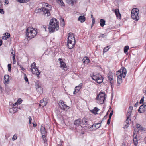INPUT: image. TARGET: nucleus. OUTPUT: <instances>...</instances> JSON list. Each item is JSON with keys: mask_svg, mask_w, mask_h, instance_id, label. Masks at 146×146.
Wrapping results in <instances>:
<instances>
[{"mask_svg": "<svg viewBox=\"0 0 146 146\" xmlns=\"http://www.w3.org/2000/svg\"><path fill=\"white\" fill-rule=\"evenodd\" d=\"M48 29L50 33H53L59 29V23L56 19L53 18L50 20Z\"/></svg>", "mask_w": 146, "mask_h": 146, "instance_id": "obj_1", "label": "nucleus"}, {"mask_svg": "<svg viewBox=\"0 0 146 146\" xmlns=\"http://www.w3.org/2000/svg\"><path fill=\"white\" fill-rule=\"evenodd\" d=\"M126 72V69L123 67L120 70L117 72L116 75L117 77L118 86L122 83V78H125Z\"/></svg>", "mask_w": 146, "mask_h": 146, "instance_id": "obj_2", "label": "nucleus"}, {"mask_svg": "<svg viewBox=\"0 0 146 146\" xmlns=\"http://www.w3.org/2000/svg\"><path fill=\"white\" fill-rule=\"evenodd\" d=\"M42 7L41 8L38 9V10H42L43 14L45 16L48 17L51 15V12L52 10V6L48 3H42Z\"/></svg>", "mask_w": 146, "mask_h": 146, "instance_id": "obj_3", "label": "nucleus"}, {"mask_svg": "<svg viewBox=\"0 0 146 146\" xmlns=\"http://www.w3.org/2000/svg\"><path fill=\"white\" fill-rule=\"evenodd\" d=\"M37 33V30L36 28L30 27H28L27 29L26 35L30 39H31L35 37Z\"/></svg>", "mask_w": 146, "mask_h": 146, "instance_id": "obj_4", "label": "nucleus"}, {"mask_svg": "<svg viewBox=\"0 0 146 146\" xmlns=\"http://www.w3.org/2000/svg\"><path fill=\"white\" fill-rule=\"evenodd\" d=\"M68 46L69 49H72L73 48L75 44L74 35L72 33L68 34Z\"/></svg>", "mask_w": 146, "mask_h": 146, "instance_id": "obj_5", "label": "nucleus"}, {"mask_svg": "<svg viewBox=\"0 0 146 146\" xmlns=\"http://www.w3.org/2000/svg\"><path fill=\"white\" fill-rule=\"evenodd\" d=\"M133 109V107L132 106H129L128 113L127 114V119L125 121L126 124H125L124 128L128 127L129 125V122L130 121L131 119L130 118L131 115V113L132 112Z\"/></svg>", "mask_w": 146, "mask_h": 146, "instance_id": "obj_6", "label": "nucleus"}, {"mask_svg": "<svg viewBox=\"0 0 146 146\" xmlns=\"http://www.w3.org/2000/svg\"><path fill=\"white\" fill-rule=\"evenodd\" d=\"M97 102L99 104H102L104 103L105 99V94L102 92H100L97 95L96 98Z\"/></svg>", "mask_w": 146, "mask_h": 146, "instance_id": "obj_7", "label": "nucleus"}, {"mask_svg": "<svg viewBox=\"0 0 146 146\" xmlns=\"http://www.w3.org/2000/svg\"><path fill=\"white\" fill-rule=\"evenodd\" d=\"M139 12V10L137 8H133L132 9L131 17L133 20L136 21L139 20V18L138 16Z\"/></svg>", "mask_w": 146, "mask_h": 146, "instance_id": "obj_8", "label": "nucleus"}, {"mask_svg": "<svg viewBox=\"0 0 146 146\" xmlns=\"http://www.w3.org/2000/svg\"><path fill=\"white\" fill-rule=\"evenodd\" d=\"M92 78L99 84L103 82L102 77L99 74L94 75L92 76Z\"/></svg>", "mask_w": 146, "mask_h": 146, "instance_id": "obj_9", "label": "nucleus"}, {"mask_svg": "<svg viewBox=\"0 0 146 146\" xmlns=\"http://www.w3.org/2000/svg\"><path fill=\"white\" fill-rule=\"evenodd\" d=\"M138 131H137V130H136V131H135V129H134V131H133V142L134 145L135 146H137V145L138 142V139H137V134L138 133Z\"/></svg>", "mask_w": 146, "mask_h": 146, "instance_id": "obj_10", "label": "nucleus"}, {"mask_svg": "<svg viewBox=\"0 0 146 146\" xmlns=\"http://www.w3.org/2000/svg\"><path fill=\"white\" fill-rule=\"evenodd\" d=\"M59 105L60 108L64 110L67 111L70 108L69 106L66 105L64 102L62 101H60L59 102Z\"/></svg>", "mask_w": 146, "mask_h": 146, "instance_id": "obj_11", "label": "nucleus"}, {"mask_svg": "<svg viewBox=\"0 0 146 146\" xmlns=\"http://www.w3.org/2000/svg\"><path fill=\"white\" fill-rule=\"evenodd\" d=\"M74 124L76 127H77L79 129H81L82 128V126L80 125L82 124L81 119H78L76 120L74 122Z\"/></svg>", "mask_w": 146, "mask_h": 146, "instance_id": "obj_12", "label": "nucleus"}, {"mask_svg": "<svg viewBox=\"0 0 146 146\" xmlns=\"http://www.w3.org/2000/svg\"><path fill=\"white\" fill-rule=\"evenodd\" d=\"M59 60L60 61L61 68L64 69V70H67L68 68L66 64L62 61V60L61 58H59Z\"/></svg>", "mask_w": 146, "mask_h": 146, "instance_id": "obj_13", "label": "nucleus"}, {"mask_svg": "<svg viewBox=\"0 0 146 146\" xmlns=\"http://www.w3.org/2000/svg\"><path fill=\"white\" fill-rule=\"evenodd\" d=\"M113 11L115 13L117 19H121V14L119 12V9H116L115 10H113Z\"/></svg>", "mask_w": 146, "mask_h": 146, "instance_id": "obj_14", "label": "nucleus"}, {"mask_svg": "<svg viewBox=\"0 0 146 146\" xmlns=\"http://www.w3.org/2000/svg\"><path fill=\"white\" fill-rule=\"evenodd\" d=\"M41 132L43 139L46 137V131L45 130V128L44 127L41 126L40 128Z\"/></svg>", "mask_w": 146, "mask_h": 146, "instance_id": "obj_15", "label": "nucleus"}, {"mask_svg": "<svg viewBox=\"0 0 146 146\" xmlns=\"http://www.w3.org/2000/svg\"><path fill=\"white\" fill-rule=\"evenodd\" d=\"M108 77L109 80L110 82L111 86H112L114 82V80L113 79V76L112 75L110 74L108 76Z\"/></svg>", "mask_w": 146, "mask_h": 146, "instance_id": "obj_16", "label": "nucleus"}, {"mask_svg": "<svg viewBox=\"0 0 146 146\" xmlns=\"http://www.w3.org/2000/svg\"><path fill=\"white\" fill-rule=\"evenodd\" d=\"M17 109H19L20 108L16 107L12 108L9 109V112L11 113H14L17 111Z\"/></svg>", "mask_w": 146, "mask_h": 146, "instance_id": "obj_17", "label": "nucleus"}, {"mask_svg": "<svg viewBox=\"0 0 146 146\" xmlns=\"http://www.w3.org/2000/svg\"><path fill=\"white\" fill-rule=\"evenodd\" d=\"M77 0H66V3L69 5L73 6L74 3H75Z\"/></svg>", "mask_w": 146, "mask_h": 146, "instance_id": "obj_18", "label": "nucleus"}, {"mask_svg": "<svg viewBox=\"0 0 146 146\" xmlns=\"http://www.w3.org/2000/svg\"><path fill=\"white\" fill-rule=\"evenodd\" d=\"M33 70V71H31L32 73L33 74H36L38 76H39L40 74V72L38 71L37 68H36Z\"/></svg>", "mask_w": 146, "mask_h": 146, "instance_id": "obj_19", "label": "nucleus"}, {"mask_svg": "<svg viewBox=\"0 0 146 146\" xmlns=\"http://www.w3.org/2000/svg\"><path fill=\"white\" fill-rule=\"evenodd\" d=\"M82 124L83 125H85L86 126L88 125V122L87 121V119L86 118H84L82 119H81Z\"/></svg>", "mask_w": 146, "mask_h": 146, "instance_id": "obj_20", "label": "nucleus"}, {"mask_svg": "<svg viewBox=\"0 0 146 146\" xmlns=\"http://www.w3.org/2000/svg\"><path fill=\"white\" fill-rule=\"evenodd\" d=\"M138 111L140 113H143L146 110L145 109L143 105H141L139 107L138 109Z\"/></svg>", "mask_w": 146, "mask_h": 146, "instance_id": "obj_21", "label": "nucleus"}, {"mask_svg": "<svg viewBox=\"0 0 146 146\" xmlns=\"http://www.w3.org/2000/svg\"><path fill=\"white\" fill-rule=\"evenodd\" d=\"M136 127L139 131H142L145 130L144 128L139 124H137Z\"/></svg>", "mask_w": 146, "mask_h": 146, "instance_id": "obj_22", "label": "nucleus"}, {"mask_svg": "<svg viewBox=\"0 0 146 146\" xmlns=\"http://www.w3.org/2000/svg\"><path fill=\"white\" fill-rule=\"evenodd\" d=\"M78 21H80L82 23L84 22L85 20V18L84 16H80L78 18Z\"/></svg>", "mask_w": 146, "mask_h": 146, "instance_id": "obj_23", "label": "nucleus"}, {"mask_svg": "<svg viewBox=\"0 0 146 146\" xmlns=\"http://www.w3.org/2000/svg\"><path fill=\"white\" fill-rule=\"evenodd\" d=\"M4 79L5 82L8 84L9 82V76L8 75H5L4 76Z\"/></svg>", "mask_w": 146, "mask_h": 146, "instance_id": "obj_24", "label": "nucleus"}, {"mask_svg": "<svg viewBox=\"0 0 146 146\" xmlns=\"http://www.w3.org/2000/svg\"><path fill=\"white\" fill-rule=\"evenodd\" d=\"M99 110L97 107H95L94 108L93 110H91L90 111L94 114H96L98 113L97 112Z\"/></svg>", "mask_w": 146, "mask_h": 146, "instance_id": "obj_25", "label": "nucleus"}, {"mask_svg": "<svg viewBox=\"0 0 146 146\" xmlns=\"http://www.w3.org/2000/svg\"><path fill=\"white\" fill-rule=\"evenodd\" d=\"M3 36L2 38L5 40L7 39L9 36L10 34L9 33H5V34L3 35Z\"/></svg>", "mask_w": 146, "mask_h": 146, "instance_id": "obj_26", "label": "nucleus"}, {"mask_svg": "<svg viewBox=\"0 0 146 146\" xmlns=\"http://www.w3.org/2000/svg\"><path fill=\"white\" fill-rule=\"evenodd\" d=\"M83 62L86 64H87L89 62V60L87 57H85L83 59Z\"/></svg>", "mask_w": 146, "mask_h": 146, "instance_id": "obj_27", "label": "nucleus"}, {"mask_svg": "<svg viewBox=\"0 0 146 146\" xmlns=\"http://www.w3.org/2000/svg\"><path fill=\"white\" fill-rule=\"evenodd\" d=\"M100 25L101 27H103L105 25V21L103 19H101L100 21Z\"/></svg>", "mask_w": 146, "mask_h": 146, "instance_id": "obj_28", "label": "nucleus"}, {"mask_svg": "<svg viewBox=\"0 0 146 146\" xmlns=\"http://www.w3.org/2000/svg\"><path fill=\"white\" fill-rule=\"evenodd\" d=\"M31 68L30 69L31 71H33V70L35 69L34 68H36V63L35 62H33L31 64Z\"/></svg>", "mask_w": 146, "mask_h": 146, "instance_id": "obj_29", "label": "nucleus"}, {"mask_svg": "<svg viewBox=\"0 0 146 146\" xmlns=\"http://www.w3.org/2000/svg\"><path fill=\"white\" fill-rule=\"evenodd\" d=\"M60 24L61 26L63 27L65 25V22L64 21V19L62 18H61L60 19Z\"/></svg>", "mask_w": 146, "mask_h": 146, "instance_id": "obj_30", "label": "nucleus"}, {"mask_svg": "<svg viewBox=\"0 0 146 146\" xmlns=\"http://www.w3.org/2000/svg\"><path fill=\"white\" fill-rule=\"evenodd\" d=\"M101 126L100 123H97L94 124V126L95 127V129H96L99 128Z\"/></svg>", "mask_w": 146, "mask_h": 146, "instance_id": "obj_31", "label": "nucleus"}, {"mask_svg": "<svg viewBox=\"0 0 146 146\" xmlns=\"http://www.w3.org/2000/svg\"><path fill=\"white\" fill-rule=\"evenodd\" d=\"M129 49V46H126L124 47V53L126 54L127 53V52L128 51V50Z\"/></svg>", "mask_w": 146, "mask_h": 146, "instance_id": "obj_32", "label": "nucleus"}, {"mask_svg": "<svg viewBox=\"0 0 146 146\" xmlns=\"http://www.w3.org/2000/svg\"><path fill=\"white\" fill-rule=\"evenodd\" d=\"M35 87L36 89L39 88L40 87H41V86L40 84L38 82H36V83Z\"/></svg>", "mask_w": 146, "mask_h": 146, "instance_id": "obj_33", "label": "nucleus"}, {"mask_svg": "<svg viewBox=\"0 0 146 146\" xmlns=\"http://www.w3.org/2000/svg\"><path fill=\"white\" fill-rule=\"evenodd\" d=\"M36 89L39 93L40 94L42 92V88L41 87L37 88Z\"/></svg>", "mask_w": 146, "mask_h": 146, "instance_id": "obj_34", "label": "nucleus"}, {"mask_svg": "<svg viewBox=\"0 0 146 146\" xmlns=\"http://www.w3.org/2000/svg\"><path fill=\"white\" fill-rule=\"evenodd\" d=\"M10 51H11V54H12V55H13V56L14 59L15 52L13 49H11L10 50Z\"/></svg>", "mask_w": 146, "mask_h": 146, "instance_id": "obj_35", "label": "nucleus"}, {"mask_svg": "<svg viewBox=\"0 0 146 146\" xmlns=\"http://www.w3.org/2000/svg\"><path fill=\"white\" fill-rule=\"evenodd\" d=\"M45 101H46V98H44L43 100H41L40 102V104H39V105L41 106V105H42Z\"/></svg>", "mask_w": 146, "mask_h": 146, "instance_id": "obj_36", "label": "nucleus"}, {"mask_svg": "<svg viewBox=\"0 0 146 146\" xmlns=\"http://www.w3.org/2000/svg\"><path fill=\"white\" fill-rule=\"evenodd\" d=\"M60 0V4H60L61 6H65V5L64 3H63L62 0Z\"/></svg>", "mask_w": 146, "mask_h": 146, "instance_id": "obj_37", "label": "nucleus"}, {"mask_svg": "<svg viewBox=\"0 0 146 146\" xmlns=\"http://www.w3.org/2000/svg\"><path fill=\"white\" fill-rule=\"evenodd\" d=\"M17 135L16 134H15L13 137L12 139L14 141L16 140L17 139Z\"/></svg>", "mask_w": 146, "mask_h": 146, "instance_id": "obj_38", "label": "nucleus"}, {"mask_svg": "<svg viewBox=\"0 0 146 146\" xmlns=\"http://www.w3.org/2000/svg\"><path fill=\"white\" fill-rule=\"evenodd\" d=\"M144 101V97H142V98L140 100L139 103L141 104H143Z\"/></svg>", "mask_w": 146, "mask_h": 146, "instance_id": "obj_39", "label": "nucleus"}, {"mask_svg": "<svg viewBox=\"0 0 146 146\" xmlns=\"http://www.w3.org/2000/svg\"><path fill=\"white\" fill-rule=\"evenodd\" d=\"M75 88L76 90V92H78L81 89L78 86H76Z\"/></svg>", "mask_w": 146, "mask_h": 146, "instance_id": "obj_40", "label": "nucleus"}, {"mask_svg": "<svg viewBox=\"0 0 146 146\" xmlns=\"http://www.w3.org/2000/svg\"><path fill=\"white\" fill-rule=\"evenodd\" d=\"M22 101V100L21 99L19 98L17 102L19 105L21 103Z\"/></svg>", "mask_w": 146, "mask_h": 146, "instance_id": "obj_41", "label": "nucleus"}, {"mask_svg": "<svg viewBox=\"0 0 146 146\" xmlns=\"http://www.w3.org/2000/svg\"><path fill=\"white\" fill-rule=\"evenodd\" d=\"M108 46H107V48H105L103 50L104 52H106L107 51L108 49H109V48H107L108 47Z\"/></svg>", "mask_w": 146, "mask_h": 146, "instance_id": "obj_42", "label": "nucleus"}, {"mask_svg": "<svg viewBox=\"0 0 146 146\" xmlns=\"http://www.w3.org/2000/svg\"><path fill=\"white\" fill-rule=\"evenodd\" d=\"M11 64H10L8 65V70L10 71L11 70Z\"/></svg>", "mask_w": 146, "mask_h": 146, "instance_id": "obj_43", "label": "nucleus"}, {"mask_svg": "<svg viewBox=\"0 0 146 146\" xmlns=\"http://www.w3.org/2000/svg\"><path fill=\"white\" fill-rule=\"evenodd\" d=\"M24 79L25 80L26 82H28V80L27 76H26V75L25 74H24Z\"/></svg>", "mask_w": 146, "mask_h": 146, "instance_id": "obj_44", "label": "nucleus"}, {"mask_svg": "<svg viewBox=\"0 0 146 146\" xmlns=\"http://www.w3.org/2000/svg\"><path fill=\"white\" fill-rule=\"evenodd\" d=\"M18 2L20 3H25V0H17Z\"/></svg>", "mask_w": 146, "mask_h": 146, "instance_id": "obj_45", "label": "nucleus"}, {"mask_svg": "<svg viewBox=\"0 0 146 146\" xmlns=\"http://www.w3.org/2000/svg\"><path fill=\"white\" fill-rule=\"evenodd\" d=\"M47 104V102L46 101H45V102L43 103L42 105H41V106H42L43 107L45 106Z\"/></svg>", "mask_w": 146, "mask_h": 146, "instance_id": "obj_46", "label": "nucleus"}, {"mask_svg": "<svg viewBox=\"0 0 146 146\" xmlns=\"http://www.w3.org/2000/svg\"><path fill=\"white\" fill-rule=\"evenodd\" d=\"M4 11L2 9H0V13L1 14H4Z\"/></svg>", "mask_w": 146, "mask_h": 146, "instance_id": "obj_47", "label": "nucleus"}, {"mask_svg": "<svg viewBox=\"0 0 146 146\" xmlns=\"http://www.w3.org/2000/svg\"><path fill=\"white\" fill-rule=\"evenodd\" d=\"M29 123L30 124H31V121L32 120V118L31 116H29Z\"/></svg>", "mask_w": 146, "mask_h": 146, "instance_id": "obj_48", "label": "nucleus"}, {"mask_svg": "<svg viewBox=\"0 0 146 146\" xmlns=\"http://www.w3.org/2000/svg\"><path fill=\"white\" fill-rule=\"evenodd\" d=\"M111 118H109V119H108V120L107 121V124H108V125L110 124V121H111Z\"/></svg>", "mask_w": 146, "mask_h": 146, "instance_id": "obj_49", "label": "nucleus"}, {"mask_svg": "<svg viewBox=\"0 0 146 146\" xmlns=\"http://www.w3.org/2000/svg\"><path fill=\"white\" fill-rule=\"evenodd\" d=\"M113 114V111H111V112L110 113V114L109 118H111V116Z\"/></svg>", "mask_w": 146, "mask_h": 146, "instance_id": "obj_50", "label": "nucleus"}, {"mask_svg": "<svg viewBox=\"0 0 146 146\" xmlns=\"http://www.w3.org/2000/svg\"><path fill=\"white\" fill-rule=\"evenodd\" d=\"M19 104H18V103H17V102L15 103H14L13 105V106H15L16 105H18Z\"/></svg>", "mask_w": 146, "mask_h": 146, "instance_id": "obj_51", "label": "nucleus"}, {"mask_svg": "<svg viewBox=\"0 0 146 146\" xmlns=\"http://www.w3.org/2000/svg\"><path fill=\"white\" fill-rule=\"evenodd\" d=\"M82 85H83V84H82V83H80V84H79V86H79V87L80 88H82Z\"/></svg>", "mask_w": 146, "mask_h": 146, "instance_id": "obj_52", "label": "nucleus"}, {"mask_svg": "<svg viewBox=\"0 0 146 146\" xmlns=\"http://www.w3.org/2000/svg\"><path fill=\"white\" fill-rule=\"evenodd\" d=\"M122 146H127V145L125 142H123L122 144Z\"/></svg>", "mask_w": 146, "mask_h": 146, "instance_id": "obj_53", "label": "nucleus"}, {"mask_svg": "<svg viewBox=\"0 0 146 146\" xmlns=\"http://www.w3.org/2000/svg\"><path fill=\"white\" fill-rule=\"evenodd\" d=\"M138 102H137L134 105V106L136 107L138 106Z\"/></svg>", "mask_w": 146, "mask_h": 146, "instance_id": "obj_54", "label": "nucleus"}, {"mask_svg": "<svg viewBox=\"0 0 146 146\" xmlns=\"http://www.w3.org/2000/svg\"><path fill=\"white\" fill-rule=\"evenodd\" d=\"M33 126L34 127H36L37 126V125L36 123H33Z\"/></svg>", "mask_w": 146, "mask_h": 146, "instance_id": "obj_55", "label": "nucleus"}, {"mask_svg": "<svg viewBox=\"0 0 146 146\" xmlns=\"http://www.w3.org/2000/svg\"><path fill=\"white\" fill-rule=\"evenodd\" d=\"M143 107H144L146 111V104H143Z\"/></svg>", "mask_w": 146, "mask_h": 146, "instance_id": "obj_56", "label": "nucleus"}, {"mask_svg": "<svg viewBox=\"0 0 146 146\" xmlns=\"http://www.w3.org/2000/svg\"><path fill=\"white\" fill-rule=\"evenodd\" d=\"M95 22V19L94 18V19H93L92 20V25Z\"/></svg>", "mask_w": 146, "mask_h": 146, "instance_id": "obj_57", "label": "nucleus"}, {"mask_svg": "<svg viewBox=\"0 0 146 146\" xmlns=\"http://www.w3.org/2000/svg\"><path fill=\"white\" fill-rule=\"evenodd\" d=\"M13 63H15V56H14V59L13 56Z\"/></svg>", "mask_w": 146, "mask_h": 146, "instance_id": "obj_58", "label": "nucleus"}, {"mask_svg": "<svg viewBox=\"0 0 146 146\" xmlns=\"http://www.w3.org/2000/svg\"><path fill=\"white\" fill-rule=\"evenodd\" d=\"M5 3L6 4H8L9 3L8 1V0H5Z\"/></svg>", "mask_w": 146, "mask_h": 146, "instance_id": "obj_59", "label": "nucleus"}, {"mask_svg": "<svg viewBox=\"0 0 146 146\" xmlns=\"http://www.w3.org/2000/svg\"><path fill=\"white\" fill-rule=\"evenodd\" d=\"M2 44V41L1 40H0V46H1Z\"/></svg>", "mask_w": 146, "mask_h": 146, "instance_id": "obj_60", "label": "nucleus"}, {"mask_svg": "<svg viewBox=\"0 0 146 146\" xmlns=\"http://www.w3.org/2000/svg\"><path fill=\"white\" fill-rule=\"evenodd\" d=\"M21 69L23 71H24L25 70V69L23 67H21Z\"/></svg>", "mask_w": 146, "mask_h": 146, "instance_id": "obj_61", "label": "nucleus"}, {"mask_svg": "<svg viewBox=\"0 0 146 146\" xmlns=\"http://www.w3.org/2000/svg\"><path fill=\"white\" fill-rule=\"evenodd\" d=\"M57 2L58 3V4H60V0H57Z\"/></svg>", "mask_w": 146, "mask_h": 146, "instance_id": "obj_62", "label": "nucleus"}, {"mask_svg": "<svg viewBox=\"0 0 146 146\" xmlns=\"http://www.w3.org/2000/svg\"><path fill=\"white\" fill-rule=\"evenodd\" d=\"M77 93L76 92V90H75L74 91V92H73V94H74L75 93Z\"/></svg>", "mask_w": 146, "mask_h": 146, "instance_id": "obj_63", "label": "nucleus"}, {"mask_svg": "<svg viewBox=\"0 0 146 146\" xmlns=\"http://www.w3.org/2000/svg\"><path fill=\"white\" fill-rule=\"evenodd\" d=\"M25 3L29 1V0H25Z\"/></svg>", "mask_w": 146, "mask_h": 146, "instance_id": "obj_64", "label": "nucleus"}]
</instances>
